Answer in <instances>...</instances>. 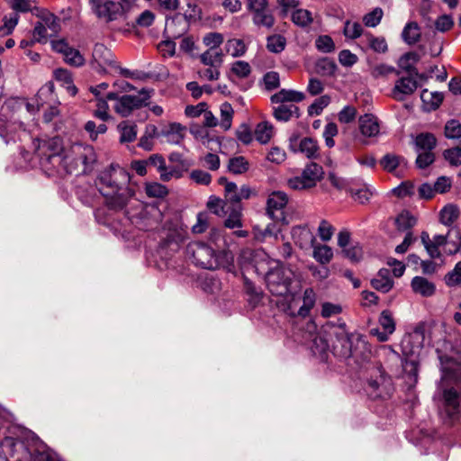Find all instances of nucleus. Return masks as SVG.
Masks as SVG:
<instances>
[{
	"label": "nucleus",
	"instance_id": "nucleus-23",
	"mask_svg": "<svg viewBox=\"0 0 461 461\" xmlns=\"http://www.w3.org/2000/svg\"><path fill=\"white\" fill-rule=\"evenodd\" d=\"M420 27L416 22L408 23L402 32L403 41L409 45L417 43L420 40Z\"/></svg>",
	"mask_w": 461,
	"mask_h": 461
},
{
	"label": "nucleus",
	"instance_id": "nucleus-19",
	"mask_svg": "<svg viewBox=\"0 0 461 461\" xmlns=\"http://www.w3.org/2000/svg\"><path fill=\"white\" fill-rule=\"evenodd\" d=\"M305 98L303 93L295 90L281 89L271 96V102L273 104H281L286 102H302Z\"/></svg>",
	"mask_w": 461,
	"mask_h": 461
},
{
	"label": "nucleus",
	"instance_id": "nucleus-15",
	"mask_svg": "<svg viewBox=\"0 0 461 461\" xmlns=\"http://www.w3.org/2000/svg\"><path fill=\"white\" fill-rule=\"evenodd\" d=\"M185 128L180 123L173 122L164 126L158 131L159 138H164L165 141L170 144H179L185 136Z\"/></svg>",
	"mask_w": 461,
	"mask_h": 461
},
{
	"label": "nucleus",
	"instance_id": "nucleus-16",
	"mask_svg": "<svg viewBox=\"0 0 461 461\" xmlns=\"http://www.w3.org/2000/svg\"><path fill=\"white\" fill-rule=\"evenodd\" d=\"M93 59L102 68L116 67L113 53L103 44H95L93 50Z\"/></svg>",
	"mask_w": 461,
	"mask_h": 461
},
{
	"label": "nucleus",
	"instance_id": "nucleus-28",
	"mask_svg": "<svg viewBox=\"0 0 461 461\" xmlns=\"http://www.w3.org/2000/svg\"><path fill=\"white\" fill-rule=\"evenodd\" d=\"M253 23L258 27L271 29L275 24V17L268 8L251 15Z\"/></svg>",
	"mask_w": 461,
	"mask_h": 461
},
{
	"label": "nucleus",
	"instance_id": "nucleus-21",
	"mask_svg": "<svg viewBox=\"0 0 461 461\" xmlns=\"http://www.w3.org/2000/svg\"><path fill=\"white\" fill-rule=\"evenodd\" d=\"M120 132V142L130 143L136 140L138 128L134 122L129 121H123L117 126Z\"/></svg>",
	"mask_w": 461,
	"mask_h": 461
},
{
	"label": "nucleus",
	"instance_id": "nucleus-43",
	"mask_svg": "<svg viewBox=\"0 0 461 461\" xmlns=\"http://www.w3.org/2000/svg\"><path fill=\"white\" fill-rule=\"evenodd\" d=\"M444 133L447 139H461V123L457 120L447 122Z\"/></svg>",
	"mask_w": 461,
	"mask_h": 461
},
{
	"label": "nucleus",
	"instance_id": "nucleus-4",
	"mask_svg": "<svg viewBox=\"0 0 461 461\" xmlns=\"http://www.w3.org/2000/svg\"><path fill=\"white\" fill-rule=\"evenodd\" d=\"M323 176L322 167L316 163L308 164L300 176H294L287 181V185L294 190H303L316 185Z\"/></svg>",
	"mask_w": 461,
	"mask_h": 461
},
{
	"label": "nucleus",
	"instance_id": "nucleus-51",
	"mask_svg": "<svg viewBox=\"0 0 461 461\" xmlns=\"http://www.w3.org/2000/svg\"><path fill=\"white\" fill-rule=\"evenodd\" d=\"M443 157L451 166L458 167L461 165V148L447 149L443 152Z\"/></svg>",
	"mask_w": 461,
	"mask_h": 461
},
{
	"label": "nucleus",
	"instance_id": "nucleus-39",
	"mask_svg": "<svg viewBox=\"0 0 461 461\" xmlns=\"http://www.w3.org/2000/svg\"><path fill=\"white\" fill-rule=\"evenodd\" d=\"M336 69L335 62L329 58H322L316 63V72L321 76H332Z\"/></svg>",
	"mask_w": 461,
	"mask_h": 461
},
{
	"label": "nucleus",
	"instance_id": "nucleus-7",
	"mask_svg": "<svg viewBox=\"0 0 461 461\" xmlns=\"http://www.w3.org/2000/svg\"><path fill=\"white\" fill-rule=\"evenodd\" d=\"M92 12L100 19L112 22L123 13V5L111 0H88Z\"/></svg>",
	"mask_w": 461,
	"mask_h": 461
},
{
	"label": "nucleus",
	"instance_id": "nucleus-34",
	"mask_svg": "<svg viewBox=\"0 0 461 461\" xmlns=\"http://www.w3.org/2000/svg\"><path fill=\"white\" fill-rule=\"evenodd\" d=\"M459 212L458 208L455 204H447L443 207V209L440 211L439 217L440 221L444 225H450L452 224L458 217Z\"/></svg>",
	"mask_w": 461,
	"mask_h": 461
},
{
	"label": "nucleus",
	"instance_id": "nucleus-8",
	"mask_svg": "<svg viewBox=\"0 0 461 461\" xmlns=\"http://www.w3.org/2000/svg\"><path fill=\"white\" fill-rule=\"evenodd\" d=\"M331 335L336 339L332 342L334 354L341 357H349L352 354L353 334L347 330L346 324L341 323L335 327Z\"/></svg>",
	"mask_w": 461,
	"mask_h": 461
},
{
	"label": "nucleus",
	"instance_id": "nucleus-30",
	"mask_svg": "<svg viewBox=\"0 0 461 461\" xmlns=\"http://www.w3.org/2000/svg\"><path fill=\"white\" fill-rule=\"evenodd\" d=\"M445 408L448 415L452 416L457 412L459 407V396L453 389L444 392Z\"/></svg>",
	"mask_w": 461,
	"mask_h": 461
},
{
	"label": "nucleus",
	"instance_id": "nucleus-61",
	"mask_svg": "<svg viewBox=\"0 0 461 461\" xmlns=\"http://www.w3.org/2000/svg\"><path fill=\"white\" fill-rule=\"evenodd\" d=\"M418 157L416 158V165L419 168H426L435 160V155L432 151H418Z\"/></svg>",
	"mask_w": 461,
	"mask_h": 461
},
{
	"label": "nucleus",
	"instance_id": "nucleus-5",
	"mask_svg": "<svg viewBox=\"0 0 461 461\" xmlns=\"http://www.w3.org/2000/svg\"><path fill=\"white\" fill-rule=\"evenodd\" d=\"M95 160V153L92 146L74 143L69 149H67L63 157V161L66 165L72 164L78 167L79 164L85 167Z\"/></svg>",
	"mask_w": 461,
	"mask_h": 461
},
{
	"label": "nucleus",
	"instance_id": "nucleus-35",
	"mask_svg": "<svg viewBox=\"0 0 461 461\" xmlns=\"http://www.w3.org/2000/svg\"><path fill=\"white\" fill-rule=\"evenodd\" d=\"M286 45V40L280 34L270 35L267 39V49L272 53L282 52Z\"/></svg>",
	"mask_w": 461,
	"mask_h": 461
},
{
	"label": "nucleus",
	"instance_id": "nucleus-58",
	"mask_svg": "<svg viewBox=\"0 0 461 461\" xmlns=\"http://www.w3.org/2000/svg\"><path fill=\"white\" fill-rule=\"evenodd\" d=\"M64 59L68 64L75 67H80L85 62V59L83 56L80 54V52L73 48H71L66 53V55L64 56Z\"/></svg>",
	"mask_w": 461,
	"mask_h": 461
},
{
	"label": "nucleus",
	"instance_id": "nucleus-46",
	"mask_svg": "<svg viewBox=\"0 0 461 461\" xmlns=\"http://www.w3.org/2000/svg\"><path fill=\"white\" fill-rule=\"evenodd\" d=\"M227 202H224L219 197L211 196L207 202V207L211 210L214 214L218 216H223L227 213L228 211H225V205Z\"/></svg>",
	"mask_w": 461,
	"mask_h": 461
},
{
	"label": "nucleus",
	"instance_id": "nucleus-14",
	"mask_svg": "<svg viewBox=\"0 0 461 461\" xmlns=\"http://www.w3.org/2000/svg\"><path fill=\"white\" fill-rule=\"evenodd\" d=\"M39 149L42 154L48 157V158L61 157L62 160L67 149H64L62 140L59 137H53L51 139L43 140L41 143Z\"/></svg>",
	"mask_w": 461,
	"mask_h": 461
},
{
	"label": "nucleus",
	"instance_id": "nucleus-9",
	"mask_svg": "<svg viewBox=\"0 0 461 461\" xmlns=\"http://www.w3.org/2000/svg\"><path fill=\"white\" fill-rule=\"evenodd\" d=\"M253 194L252 189L243 185L240 187L233 182H226L225 185V200L235 206H240V203L243 199H249Z\"/></svg>",
	"mask_w": 461,
	"mask_h": 461
},
{
	"label": "nucleus",
	"instance_id": "nucleus-31",
	"mask_svg": "<svg viewBox=\"0 0 461 461\" xmlns=\"http://www.w3.org/2000/svg\"><path fill=\"white\" fill-rule=\"evenodd\" d=\"M225 50L233 58H239L246 53L247 45L241 39H230L226 41Z\"/></svg>",
	"mask_w": 461,
	"mask_h": 461
},
{
	"label": "nucleus",
	"instance_id": "nucleus-32",
	"mask_svg": "<svg viewBox=\"0 0 461 461\" xmlns=\"http://www.w3.org/2000/svg\"><path fill=\"white\" fill-rule=\"evenodd\" d=\"M274 128L267 122L258 123L255 129V138L262 144L267 143L273 136Z\"/></svg>",
	"mask_w": 461,
	"mask_h": 461
},
{
	"label": "nucleus",
	"instance_id": "nucleus-22",
	"mask_svg": "<svg viewBox=\"0 0 461 461\" xmlns=\"http://www.w3.org/2000/svg\"><path fill=\"white\" fill-rule=\"evenodd\" d=\"M155 138H159L158 128L153 124H148L145 127L144 133L140 138L138 146L144 150L149 151L154 147Z\"/></svg>",
	"mask_w": 461,
	"mask_h": 461
},
{
	"label": "nucleus",
	"instance_id": "nucleus-11",
	"mask_svg": "<svg viewBox=\"0 0 461 461\" xmlns=\"http://www.w3.org/2000/svg\"><path fill=\"white\" fill-rule=\"evenodd\" d=\"M291 235L294 243L303 249L311 248L316 241V238L306 224L293 227Z\"/></svg>",
	"mask_w": 461,
	"mask_h": 461
},
{
	"label": "nucleus",
	"instance_id": "nucleus-44",
	"mask_svg": "<svg viewBox=\"0 0 461 461\" xmlns=\"http://www.w3.org/2000/svg\"><path fill=\"white\" fill-rule=\"evenodd\" d=\"M383 15H384V12H383L382 8L376 7L373 11L367 13L363 17V23L367 27H375L380 23V22L383 18Z\"/></svg>",
	"mask_w": 461,
	"mask_h": 461
},
{
	"label": "nucleus",
	"instance_id": "nucleus-63",
	"mask_svg": "<svg viewBox=\"0 0 461 461\" xmlns=\"http://www.w3.org/2000/svg\"><path fill=\"white\" fill-rule=\"evenodd\" d=\"M24 105V100L19 97H10L5 100L2 110L5 113H14Z\"/></svg>",
	"mask_w": 461,
	"mask_h": 461
},
{
	"label": "nucleus",
	"instance_id": "nucleus-29",
	"mask_svg": "<svg viewBox=\"0 0 461 461\" xmlns=\"http://www.w3.org/2000/svg\"><path fill=\"white\" fill-rule=\"evenodd\" d=\"M437 139L432 133H420L415 138V146L417 151H432L436 147Z\"/></svg>",
	"mask_w": 461,
	"mask_h": 461
},
{
	"label": "nucleus",
	"instance_id": "nucleus-57",
	"mask_svg": "<svg viewBox=\"0 0 461 461\" xmlns=\"http://www.w3.org/2000/svg\"><path fill=\"white\" fill-rule=\"evenodd\" d=\"M334 231V227L326 220H322L320 222L318 234L322 241H329L332 238Z\"/></svg>",
	"mask_w": 461,
	"mask_h": 461
},
{
	"label": "nucleus",
	"instance_id": "nucleus-24",
	"mask_svg": "<svg viewBox=\"0 0 461 461\" xmlns=\"http://www.w3.org/2000/svg\"><path fill=\"white\" fill-rule=\"evenodd\" d=\"M274 117L282 122L289 121L293 116H300L299 108L294 104H280L274 108Z\"/></svg>",
	"mask_w": 461,
	"mask_h": 461
},
{
	"label": "nucleus",
	"instance_id": "nucleus-48",
	"mask_svg": "<svg viewBox=\"0 0 461 461\" xmlns=\"http://www.w3.org/2000/svg\"><path fill=\"white\" fill-rule=\"evenodd\" d=\"M315 46L323 53H330L335 50L334 41L329 35L319 36L315 41Z\"/></svg>",
	"mask_w": 461,
	"mask_h": 461
},
{
	"label": "nucleus",
	"instance_id": "nucleus-26",
	"mask_svg": "<svg viewBox=\"0 0 461 461\" xmlns=\"http://www.w3.org/2000/svg\"><path fill=\"white\" fill-rule=\"evenodd\" d=\"M311 248L313 249L312 257L317 262L326 265L331 261L333 251L330 247L313 243V246Z\"/></svg>",
	"mask_w": 461,
	"mask_h": 461
},
{
	"label": "nucleus",
	"instance_id": "nucleus-20",
	"mask_svg": "<svg viewBox=\"0 0 461 461\" xmlns=\"http://www.w3.org/2000/svg\"><path fill=\"white\" fill-rule=\"evenodd\" d=\"M372 286L382 293L389 292L393 285V280L390 278V271L386 268L379 270L376 277L371 281Z\"/></svg>",
	"mask_w": 461,
	"mask_h": 461
},
{
	"label": "nucleus",
	"instance_id": "nucleus-62",
	"mask_svg": "<svg viewBox=\"0 0 461 461\" xmlns=\"http://www.w3.org/2000/svg\"><path fill=\"white\" fill-rule=\"evenodd\" d=\"M454 25V21L451 15L443 14L435 21V28L440 32L449 31Z\"/></svg>",
	"mask_w": 461,
	"mask_h": 461
},
{
	"label": "nucleus",
	"instance_id": "nucleus-59",
	"mask_svg": "<svg viewBox=\"0 0 461 461\" xmlns=\"http://www.w3.org/2000/svg\"><path fill=\"white\" fill-rule=\"evenodd\" d=\"M19 20V15L17 14H13L10 17L5 16L4 18V24L0 27L1 35H8L12 33L14 27L17 25Z\"/></svg>",
	"mask_w": 461,
	"mask_h": 461
},
{
	"label": "nucleus",
	"instance_id": "nucleus-37",
	"mask_svg": "<svg viewBox=\"0 0 461 461\" xmlns=\"http://www.w3.org/2000/svg\"><path fill=\"white\" fill-rule=\"evenodd\" d=\"M292 21L298 26L306 27L312 23L313 18L309 10L296 9L292 14Z\"/></svg>",
	"mask_w": 461,
	"mask_h": 461
},
{
	"label": "nucleus",
	"instance_id": "nucleus-3",
	"mask_svg": "<svg viewBox=\"0 0 461 461\" xmlns=\"http://www.w3.org/2000/svg\"><path fill=\"white\" fill-rule=\"evenodd\" d=\"M185 254L195 266L209 270L223 267L229 256L225 251L216 252L207 244L198 241L189 243Z\"/></svg>",
	"mask_w": 461,
	"mask_h": 461
},
{
	"label": "nucleus",
	"instance_id": "nucleus-40",
	"mask_svg": "<svg viewBox=\"0 0 461 461\" xmlns=\"http://www.w3.org/2000/svg\"><path fill=\"white\" fill-rule=\"evenodd\" d=\"M241 206L232 207L231 211L229 213L228 218L224 221V226L229 229H235L242 227V212Z\"/></svg>",
	"mask_w": 461,
	"mask_h": 461
},
{
	"label": "nucleus",
	"instance_id": "nucleus-41",
	"mask_svg": "<svg viewBox=\"0 0 461 461\" xmlns=\"http://www.w3.org/2000/svg\"><path fill=\"white\" fill-rule=\"evenodd\" d=\"M249 162L248 160L242 157H234L230 159L228 168L233 174H243L249 169Z\"/></svg>",
	"mask_w": 461,
	"mask_h": 461
},
{
	"label": "nucleus",
	"instance_id": "nucleus-33",
	"mask_svg": "<svg viewBox=\"0 0 461 461\" xmlns=\"http://www.w3.org/2000/svg\"><path fill=\"white\" fill-rule=\"evenodd\" d=\"M420 98L429 109L435 110L441 104L444 96L440 92H430L428 89H423L420 93Z\"/></svg>",
	"mask_w": 461,
	"mask_h": 461
},
{
	"label": "nucleus",
	"instance_id": "nucleus-27",
	"mask_svg": "<svg viewBox=\"0 0 461 461\" xmlns=\"http://www.w3.org/2000/svg\"><path fill=\"white\" fill-rule=\"evenodd\" d=\"M253 235L255 240L258 241H264L267 238H277L280 229L277 227L276 222L269 223L266 228L262 229L259 226L253 227Z\"/></svg>",
	"mask_w": 461,
	"mask_h": 461
},
{
	"label": "nucleus",
	"instance_id": "nucleus-50",
	"mask_svg": "<svg viewBox=\"0 0 461 461\" xmlns=\"http://www.w3.org/2000/svg\"><path fill=\"white\" fill-rule=\"evenodd\" d=\"M330 102V98L328 95H322L317 98L309 107L308 113L310 115H319L322 110L328 106Z\"/></svg>",
	"mask_w": 461,
	"mask_h": 461
},
{
	"label": "nucleus",
	"instance_id": "nucleus-10",
	"mask_svg": "<svg viewBox=\"0 0 461 461\" xmlns=\"http://www.w3.org/2000/svg\"><path fill=\"white\" fill-rule=\"evenodd\" d=\"M418 88V82L409 76L406 77H401L395 82V85L392 90V96L397 101L404 100L405 96L411 95Z\"/></svg>",
	"mask_w": 461,
	"mask_h": 461
},
{
	"label": "nucleus",
	"instance_id": "nucleus-1",
	"mask_svg": "<svg viewBox=\"0 0 461 461\" xmlns=\"http://www.w3.org/2000/svg\"><path fill=\"white\" fill-rule=\"evenodd\" d=\"M251 260L255 271L265 276L267 287L273 295L293 297L299 290L300 280L295 273L264 250H255Z\"/></svg>",
	"mask_w": 461,
	"mask_h": 461
},
{
	"label": "nucleus",
	"instance_id": "nucleus-38",
	"mask_svg": "<svg viewBox=\"0 0 461 461\" xmlns=\"http://www.w3.org/2000/svg\"><path fill=\"white\" fill-rule=\"evenodd\" d=\"M221 121L220 126L227 131L231 127V121L233 117V109L229 103H223L220 106Z\"/></svg>",
	"mask_w": 461,
	"mask_h": 461
},
{
	"label": "nucleus",
	"instance_id": "nucleus-17",
	"mask_svg": "<svg viewBox=\"0 0 461 461\" xmlns=\"http://www.w3.org/2000/svg\"><path fill=\"white\" fill-rule=\"evenodd\" d=\"M359 128L361 133L366 137H375L380 131L377 118L369 113L359 118Z\"/></svg>",
	"mask_w": 461,
	"mask_h": 461
},
{
	"label": "nucleus",
	"instance_id": "nucleus-45",
	"mask_svg": "<svg viewBox=\"0 0 461 461\" xmlns=\"http://www.w3.org/2000/svg\"><path fill=\"white\" fill-rule=\"evenodd\" d=\"M303 304L299 309V314L305 316L315 303V294L312 289H306L303 294Z\"/></svg>",
	"mask_w": 461,
	"mask_h": 461
},
{
	"label": "nucleus",
	"instance_id": "nucleus-36",
	"mask_svg": "<svg viewBox=\"0 0 461 461\" xmlns=\"http://www.w3.org/2000/svg\"><path fill=\"white\" fill-rule=\"evenodd\" d=\"M299 149L307 158H313L318 156L319 147L317 141L312 138H304L301 140Z\"/></svg>",
	"mask_w": 461,
	"mask_h": 461
},
{
	"label": "nucleus",
	"instance_id": "nucleus-6",
	"mask_svg": "<svg viewBox=\"0 0 461 461\" xmlns=\"http://www.w3.org/2000/svg\"><path fill=\"white\" fill-rule=\"evenodd\" d=\"M149 97V92L146 89L140 90L136 95H125L118 99L113 109L122 117H128L134 110L146 106Z\"/></svg>",
	"mask_w": 461,
	"mask_h": 461
},
{
	"label": "nucleus",
	"instance_id": "nucleus-12",
	"mask_svg": "<svg viewBox=\"0 0 461 461\" xmlns=\"http://www.w3.org/2000/svg\"><path fill=\"white\" fill-rule=\"evenodd\" d=\"M288 203V197L285 193L282 191H276L269 194L267 203V212L272 219L279 220V217L276 215V212H280L282 215V210L286 206Z\"/></svg>",
	"mask_w": 461,
	"mask_h": 461
},
{
	"label": "nucleus",
	"instance_id": "nucleus-25",
	"mask_svg": "<svg viewBox=\"0 0 461 461\" xmlns=\"http://www.w3.org/2000/svg\"><path fill=\"white\" fill-rule=\"evenodd\" d=\"M222 56L223 53L221 49H208L200 55V60L204 66L220 68L222 64Z\"/></svg>",
	"mask_w": 461,
	"mask_h": 461
},
{
	"label": "nucleus",
	"instance_id": "nucleus-52",
	"mask_svg": "<svg viewBox=\"0 0 461 461\" xmlns=\"http://www.w3.org/2000/svg\"><path fill=\"white\" fill-rule=\"evenodd\" d=\"M344 35L349 39H357L362 35L363 29L360 23L347 21L343 30Z\"/></svg>",
	"mask_w": 461,
	"mask_h": 461
},
{
	"label": "nucleus",
	"instance_id": "nucleus-49",
	"mask_svg": "<svg viewBox=\"0 0 461 461\" xmlns=\"http://www.w3.org/2000/svg\"><path fill=\"white\" fill-rule=\"evenodd\" d=\"M366 38L367 40V43L369 47L380 53H384L387 50V43L384 38L383 37H375L372 34H366Z\"/></svg>",
	"mask_w": 461,
	"mask_h": 461
},
{
	"label": "nucleus",
	"instance_id": "nucleus-47",
	"mask_svg": "<svg viewBox=\"0 0 461 461\" xmlns=\"http://www.w3.org/2000/svg\"><path fill=\"white\" fill-rule=\"evenodd\" d=\"M203 42L209 50L220 49L223 35L220 32H209L203 36Z\"/></svg>",
	"mask_w": 461,
	"mask_h": 461
},
{
	"label": "nucleus",
	"instance_id": "nucleus-60",
	"mask_svg": "<svg viewBox=\"0 0 461 461\" xmlns=\"http://www.w3.org/2000/svg\"><path fill=\"white\" fill-rule=\"evenodd\" d=\"M445 282L448 286H455L461 283V261L456 263L454 269L446 275Z\"/></svg>",
	"mask_w": 461,
	"mask_h": 461
},
{
	"label": "nucleus",
	"instance_id": "nucleus-56",
	"mask_svg": "<svg viewBox=\"0 0 461 461\" xmlns=\"http://www.w3.org/2000/svg\"><path fill=\"white\" fill-rule=\"evenodd\" d=\"M264 86L267 91H273L279 87L280 78L277 72H267L263 77Z\"/></svg>",
	"mask_w": 461,
	"mask_h": 461
},
{
	"label": "nucleus",
	"instance_id": "nucleus-55",
	"mask_svg": "<svg viewBox=\"0 0 461 461\" xmlns=\"http://www.w3.org/2000/svg\"><path fill=\"white\" fill-rule=\"evenodd\" d=\"M420 240L430 258H437L440 257L438 247L431 242L428 232L423 231L420 235Z\"/></svg>",
	"mask_w": 461,
	"mask_h": 461
},
{
	"label": "nucleus",
	"instance_id": "nucleus-18",
	"mask_svg": "<svg viewBox=\"0 0 461 461\" xmlns=\"http://www.w3.org/2000/svg\"><path fill=\"white\" fill-rule=\"evenodd\" d=\"M411 285L413 292L423 297L432 296L436 291L434 283L423 276L413 277Z\"/></svg>",
	"mask_w": 461,
	"mask_h": 461
},
{
	"label": "nucleus",
	"instance_id": "nucleus-54",
	"mask_svg": "<svg viewBox=\"0 0 461 461\" xmlns=\"http://www.w3.org/2000/svg\"><path fill=\"white\" fill-rule=\"evenodd\" d=\"M379 324L384 331L390 335L393 333L395 330V323L388 311H383L379 317Z\"/></svg>",
	"mask_w": 461,
	"mask_h": 461
},
{
	"label": "nucleus",
	"instance_id": "nucleus-64",
	"mask_svg": "<svg viewBox=\"0 0 461 461\" xmlns=\"http://www.w3.org/2000/svg\"><path fill=\"white\" fill-rule=\"evenodd\" d=\"M108 110L109 105L107 101L102 98H98L96 103V109L94 112L95 116L101 119L103 122H105L110 118Z\"/></svg>",
	"mask_w": 461,
	"mask_h": 461
},
{
	"label": "nucleus",
	"instance_id": "nucleus-2",
	"mask_svg": "<svg viewBox=\"0 0 461 461\" xmlns=\"http://www.w3.org/2000/svg\"><path fill=\"white\" fill-rule=\"evenodd\" d=\"M118 175L123 176L122 171L113 169L104 172L100 177L101 193L105 197L107 206L115 211L123 209L133 192L127 185H120L117 183Z\"/></svg>",
	"mask_w": 461,
	"mask_h": 461
},
{
	"label": "nucleus",
	"instance_id": "nucleus-42",
	"mask_svg": "<svg viewBox=\"0 0 461 461\" xmlns=\"http://www.w3.org/2000/svg\"><path fill=\"white\" fill-rule=\"evenodd\" d=\"M399 230H407L416 224V219L408 212H402L395 219Z\"/></svg>",
	"mask_w": 461,
	"mask_h": 461
},
{
	"label": "nucleus",
	"instance_id": "nucleus-13",
	"mask_svg": "<svg viewBox=\"0 0 461 461\" xmlns=\"http://www.w3.org/2000/svg\"><path fill=\"white\" fill-rule=\"evenodd\" d=\"M187 30V22L185 18L177 14L171 18L167 19L165 25V33L168 37L179 38Z\"/></svg>",
	"mask_w": 461,
	"mask_h": 461
},
{
	"label": "nucleus",
	"instance_id": "nucleus-53",
	"mask_svg": "<svg viewBox=\"0 0 461 461\" xmlns=\"http://www.w3.org/2000/svg\"><path fill=\"white\" fill-rule=\"evenodd\" d=\"M231 72L240 78H245L251 73V68L248 62L239 60L232 64Z\"/></svg>",
	"mask_w": 461,
	"mask_h": 461
}]
</instances>
